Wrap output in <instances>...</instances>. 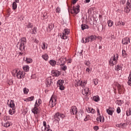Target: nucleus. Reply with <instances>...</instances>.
Listing matches in <instances>:
<instances>
[{
	"mask_svg": "<svg viewBox=\"0 0 131 131\" xmlns=\"http://www.w3.org/2000/svg\"><path fill=\"white\" fill-rule=\"evenodd\" d=\"M17 45L19 46V50H20L21 52H24V51H25V48L26 47V38H21Z\"/></svg>",
	"mask_w": 131,
	"mask_h": 131,
	"instance_id": "obj_1",
	"label": "nucleus"
},
{
	"mask_svg": "<svg viewBox=\"0 0 131 131\" xmlns=\"http://www.w3.org/2000/svg\"><path fill=\"white\" fill-rule=\"evenodd\" d=\"M118 58H119L118 54H115L114 56L112 57L108 62L110 66H114V65H116V64H117V61H118Z\"/></svg>",
	"mask_w": 131,
	"mask_h": 131,
	"instance_id": "obj_2",
	"label": "nucleus"
},
{
	"mask_svg": "<svg viewBox=\"0 0 131 131\" xmlns=\"http://www.w3.org/2000/svg\"><path fill=\"white\" fill-rule=\"evenodd\" d=\"M96 39H97V36L95 35H92L91 36L86 37L85 38V40L84 38H83L81 41L83 43H86V42H90V41L92 42V41H94V40H96Z\"/></svg>",
	"mask_w": 131,
	"mask_h": 131,
	"instance_id": "obj_3",
	"label": "nucleus"
},
{
	"mask_svg": "<svg viewBox=\"0 0 131 131\" xmlns=\"http://www.w3.org/2000/svg\"><path fill=\"white\" fill-rule=\"evenodd\" d=\"M114 85H115V86H116L117 88L118 93L120 95H121V94H124V92H125V89H124L123 85H120L119 83L117 82H115L114 83Z\"/></svg>",
	"mask_w": 131,
	"mask_h": 131,
	"instance_id": "obj_4",
	"label": "nucleus"
},
{
	"mask_svg": "<svg viewBox=\"0 0 131 131\" xmlns=\"http://www.w3.org/2000/svg\"><path fill=\"white\" fill-rule=\"evenodd\" d=\"M69 33H70V30L64 29L63 32L59 33V35L60 36L61 39H67L68 35Z\"/></svg>",
	"mask_w": 131,
	"mask_h": 131,
	"instance_id": "obj_5",
	"label": "nucleus"
},
{
	"mask_svg": "<svg viewBox=\"0 0 131 131\" xmlns=\"http://www.w3.org/2000/svg\"><path fill=\"white\" fill-rule=\"evenodd\" d=\"M13 72L14 73H16V77L19 79H21V78H24L25 77V72L22 71H18L17 70H14Z\"/></svg>",
	"mask_w": 131,
	"mask_h": 131,
	"instance_id": "obj_6",
	"label": "nucleus"
},
{
	"mask_svg": "<svg viewBox=\"0 0 131 131\" xmlns=\"http://www.w3.org/2000/svg\"><path fill=\"white\" fill-rule=\"evenodd\" d=\"M56 105H57V98L56 97L52 96L49 101V106L51 108H53V107H55Z\"/></svg>",
	"mask_w": 131,
	"mask_h": 131,
	"instance_id": "obj_7",
	"label": "nucleus"
},
{
	"mask_svg": "<svg viewBox=\"0 0 131 131\" xmlns=\"http://www.w3.org/2000/svg\"><path fill=\"white\" fill-rule=\"evenodd\" d=\"M66 117V116L64 115V114H61L60 113H56L54 115V119L55 120H57L59 122L60 121V118H61V119H64Z\"/></svg>",
	"mask_w": 131,
	"mask_h": 131,
	"instance_id": "obj_8",
	"label": "nucleus"
},
{
	"mask_svg": "<svg viewBox=\"0 0 131 131\" xmlns=\"http://www.w3.org/2000/svg\"><path fill=\"white\" fill-rule=\"evenodd\" d=\"M131 10V0H128L126 4L125 7H124V12L125 13H129Z\"/></svg>",
	"mask_w": 131,
	"mask_h": 131,
	"instance_id": "obj_9",
	"label": "nucleus"
},
{
	"mask_svg": "<svg viewBox=\"0 0 131 131\" xmlns=\"http://www.w3.org/2000/svg\"><path fill=\"white\" fill-rule=\"evenodd\" d=\"M64 84V81L63 80H59L57 81V85L58 88H59V90L60 91H64L65 90V87L63 85Z\"/></svg>",
	"mask_w": 131,
	"mask_h": 131,
	"instance_id": "obj_10",
	"label": "nucleus"
},
{
	"mask_svg": "<svg viewBox=\"0 0 131 131\" xmlns=\"http://www.w3.org/2000/svg\"><path fill=\"white\" fill-rule=\"evenodd\" d=\"M79 7V5H77L76 7L73 6V9L71 10V14H74V16L77 15V14H78L80 12Z\"/></svg>",
	"mask_w": 131,
	"mask_h": 131,
	"instance_id": "obj_11",
	"label": "nucleus"
},
{
	"mask_svg": "<svg viewBox=\"0 0 131 131\" xmlns=\"http://www.w3.org/2000/svg\"><path fill=\"white\" fill-rule=\"evenodd\" d=\"M43 125L44 127H42V131H52V130L50 128V126L49 125L47 126V122L43 121Z\"/></svg>",
	"mask_w": 131,
	"mask_h": 131,
	"instance_id": "obj_12",
	"label": "nucleus"
},
{
	"mask_svg": "<svg viewBox=\"0 0 131 131\" xmlns=\"http://www.w3.org/2000/svg\"><path fill=\"white\" fill-rule=\"evenodd\" d=\"M78 112V111L77 110V107H76V106H72L70 110L71 114H73V115H76Z\"/></svg>",
	"mask_w": 131,
	"mask_h": 131,
	"instance_id": "obj_13",
	"label": "nucleus"
},
{
	"mask_svg": "<svg viewBox=\"0 0 131 131\" xmlns=\"http://www.w3.org/2000/svg\"><path fill=\"white\" fill-rule=\"evenodd\" d=\"M51 73L53 76H55L56 77L60 76V75L61 74V72L57 70H52Z\"/></svg>",
	"mask_w": 131,
	"mask_h": 131,
	"instance_id": "obj_14",
	"label": "nucleus"
},
{
	"mask_svg": "<svg viewBox=\"0 0 131 131\" xmlns=\"http://www.w3.org/2000/svg\"><path fill=\"white\" fill-rule=\"evenodd\" d=\"M129 42H130L129 38L126 37L122 39V43L123 45H128Z\"/></svg>",
	"mask_w": 131,
	"mask_h": 131,
	"instance_id": "obj_15",
	"label": "nucleus"
},
{
	"mask_svg": "<svg viewBox=\"0 0 131 131\" xmlns=\"http://www.w3.org/2000/svg\"><path fill=\"white\" fill-rule=\"evenodd\" d=\"M38 106L34 105V107L32 110V112L34 113V114H37L39 112V108L37 107Z\"/></svg>",
	"mask_w": 131,
	"mask_h": 131,
	"instance_id": "obj_16",
	"label": "nucleus"
},
{
	"mask_svg": "<svg viewBox=\"0 0 131 131\" xmlns=\"http://www.w3.org/2000/svg\"><path fill=\"white\" fill-rule=\"evenodd\" d=\"M52 80L51 78H48L46 80V84L47 88H50L52 83H53V82L52 81Z\"/></svg>",
	"mask_w": 131,
	"mask_h": 131,
	"instance_id": "obj_17",
	"label": "nucleus"
},
{
	"mask_svg": "<svg viewBox=\"0 0 131 131\" xmlns=\"http://www.w3.org/2000/svg\"><path fill=\"white\" fill-rule=\"evenodd\" d=\"M90 91L89 90V88L88 87H85L82 91V94L84 96H88L89 95Z\"/></svg>",
	"mask_w": 131,
	"mask_h": 131,
	"instance_id": "obj_18",
	"label": "nucleus"
},
{
	"mask_svg": "<svg viewBox=\"0 0 131 131\" xmlns=\"http://www.w3.org/2000/svg\"><path fill=\"white\" fill-rule=\"evenodd\" d=\"M57 65H63V64H65V61L63 60V58H59L57 60L56 62Z\"/></svg>",
	"mask_w": 131,
	"mask_h": 131,
	"instance_id": "obj_19",
	"label": "nucleus"
},
{
	"mask_svg": "<svg viewBox=\"0 0 131 131\" xmlns=\"http://www.w3.org/2000/svg\"><path fill=\"white\" fill-rule=\"evenodd\" d=\"M34 99V96H31L28 98L24 99V101L25 102H31V101H33Z\"/></svg>",
	"mask_w": 131,
	"mask_h": 131,
	"instance_id": "obj_20",
	"label": "nucleus"
},
{
	"mask_svg": "<svg viewBox=\"0 0 131 131\" xmlns=\"http://www.w3.org/2000/svg\"><path fill=\"white\" fill-rule=\"evenodd\" d=\"M49 64H50L52 67H55V66H56V64H57V61L54 60H50L49 61Z\"/></svg>",
	"mask_w": 131,
	"mask_h": 131,
	"instance_id": "obj_21",
	"label": "nucleus"
},
{
	"mask_svg": "<svg viewBox=\"0 0 131 131\" xmlns=\"http://www.w3.org/2000/svg\"><path fill=\"white\" fill-rule=\"evenodd\" d=\"M88 113H92V114H95V113H96V111H95V109L92 107H89L88 110Z\"/></svg>",
	"mask_w": 131,
	"mask_h": 131,
	"instance_id": "obj_22",
	"label": "nucleus"
},
{
	"mask_svg": "<svg viewBox=\"0 0 131 131\" xmlns=\"http://www.w3.org/2000/svg\"><path fill=\"white\" fill-rule=\"evenodd\" d=\"M10 107L11 109H16L14 100H11L10 103Z\"/></svg>",
	"mask_w": 131,
	"mask_h": 131,
	"instance_id": "obj_23",
	"label": "nucleus"
},
{
	"mask_svg": "<svg viewBox=\"0 0 131 131\" xmlns=\"http://www.w3.org/2000/svg\"><path fill=\"white\" fill-rule=\"evenodd\" d=\"M29 66L28 65L24 66L23 68V69L25 72H28L29 71Z\"/></svg>",
	"mask_w": 131,
	"mask_h": 131,
	"instance_id": "obj_24",
	"label": "nucleus"
},
{
	"mask_svg": "<svg viewBox=\"0 0 131 131\" xmlns=\"http://www.w3.org/2000/svg\"><path fill=\"white\" fill-rule=\"evenodd\" d=\"M79 83H80V86H81L82 88H84L86 84V81H79Z\"/></svg>",
	"mask_w": 131,
	"mask_h": 131,
	"instance_id": "obj_25",
	"label": "nucleus"
},
{
	"mask_svg": "<svg viewBox=\"0 0 131 131\" xmlns=\"http://www.w3.org/2000/svg\"><path fill=\"white\" fill-rule=\"evenodd\" d=\"M41 57L45 61L49 60V55H48V54H43Z\"/></svg>",
	"mask_w": 131,
	"mask_h": 131,
	"instance_id": "obj_26",
	"label": "nucleus"
},
{
	"mask_svg": "<svg viewBox=\"0 0 131 131\" xmlns=\"http://www.w3.org/2000/svg\"><path fill=\"white\" fill-rule=\"evenodd\" d=\"M54 27H55V26L53 24H51L49 25L48 28H47V30L51 31V30H53Z\"/></svg>",
	"mask_w": 131,
	"mask_h": 131,
	"instance_id": "obj_27",
	"label": "nucleus"
},
{
	"mask_svg": "<svg viewBox=\"0 0 131 131\" xmlns=\"http://www.w3.org/2000/svg\"><path fill=\"white\" fill-rule=\"evenodd\" d=\"M24 59L28 64H30V63H32V59H31V58L26 57L25 59V57H24Z\"/></svg>",
	"mask_w": 131,
	"mask_h": 131,
	"instance_id": "obj_28",
	"label": "nucleus"
},
{
	"mask_svg": "<svg viewBox=\"0 0 131 131\" xmlns=\"http://www.w3.org/2000/svg\"><path fill=\"white\" fill-rule=\"evenodd\" d=\"M40 104H41V99H39L36 101L35 105L39 107L40 105Z\"/></svg>",
	"mask_w": 131,
	"mask_h": 131,
	"instance_id": "obj_29",
	"label": "nucleus"
},
{
	"mask_svg": "<svg viewBox=\"0 0 131 131\" xmlns=\"http://www.w3.org/2000/svg\"><path fill=\"white\" fill-rule=\"evenodd\" d=\"M106 112L109 115H113V110H112V108H109L108 109H107Z\"/></svg>",
	"mask_w": 131,
	"mask_h": 131,
	"instance_id": "obj_30",
	"label": "nucleus"
},
{
	"mask_svg": "<svg viewBox=\"0 0 131 131\" xmlns=\"http://www.w3.org/2000/svg\"><path fill=\"white\" fill-rule=\"evenodd\" d=\"M15 109L16 108L10 109L9 111V114H10V115H13V114H15V113H16Z\"/></svg>",
	"mask_w": 131,
	"mask_h": 131,
	"instance_id": "obj_31",
	"label": "nucleus"
},
{
	"mask_svg": "<svg viewBox=\"0 0 131 131\" xmlns=\"http://www.w3.org/2000/svg\"><path fill=\"white\" fill-rule=\"evenodd\" d=\"M41 48L42 50H47L48 49V44L46 42H43Z\"/></svg>",
	"mask_w": 131,
	"mask_h": 131,
	"instance_id": "obj_32",
	"label": "nucleus"
},
{
	"mask_svg": "<svg viewBox=\"0 0 131 131\" xmlns=\"http://www.w3.org/2000/svg\"><path fill=\"white\" fill-rule=\"evenodd\" d=\"M81 28H82V30H84V29H89V26H88L87 25H81Z\"/></svg>",
	"mask_w": 131,
	"mask_h": 131,
	"instance_id": "obj_33",
	"label": "nucleus"
},
{
	"mask_svg": "<svg viewBox=\"0 0 131 131\" xmlns=\"http://www.w3.org/2000/svg\"><path fill=\"white\" fill-rule=\"evenodd\" d=\"M127 83L129 85V86H131V73L129 74V76L128 78Z\"/></svg>",
	"mask_w": 131,
	"mask_h": 131,
	"instance_id": "obj_34",
	"label": "nucleus"
},
{
	"mask_svg": "<svg viewBox=\"0 0 131 131\" xmlns=\"http://www.w3.org/2000/svg\"><path fill=\"white\" fill-rule=\"evenodd\" d=\"M122 68L120 66L119 64H118L115 67V70L116 71H119V70H121Z\"/></svg>",
	"mask_w": 131,
	"mask_h": 131,
	"instance_id": "obj_35",
	"label": "nucleus"
},
{
	"mask_svg": "<svg viewBox=\"0 0 131 131\" xmlns=\"http://www.w3.org/2000/svg\"><path fill=\"white\" fill-rule=\"evenodd\" d=\"M84 65L87 66V67H91V62L89 61L85 60L84 62Z\"/></svg>",
	"mask_w": 131,
	"mask_h": 131,
	"instance_id": "obj_36",
	"label": "nucleus"
},
{
	"mask_svg": "<svg viewBox=\"0 0 131 131\" xmlns=\"http://www.w3.org/2000/svg\"><path fill=\"white\" fill-rule=\"evenodd\" d=\"M107 24H108V26L109 27H112V26H113V21L111 20H109L108 21H107Z\"/></svg>",
	"mask_w": 131,
	"mask_h": 131,
	"instance_id": "obj_37",
	"label": "nucleus"
},
{
	"mask_svg": "<svg viewBox=\"0 0 131 131\" xmlns=\"http://www.w3.org/2000/svg\"><path fill=\"white\" fill-rule=\"evenodd\" d=\"M92 119V117L90 115H86L85 118L84 119V121H88V120H91Z\"/></svg>",
	"mask_w": 131,
	"mask_h": 131,
	"instance_id": "obj_38",
	"label": "nucleus"
},
{
	"mask_svg": "<svg viewBox=\"0 0 131 131\" xmlns=\"http://www.w3.org/2000/svg\"><path fill=\"white\" fill-rule=\"evenodd\" d=\"M12 9L15 11L17 9V3L13 2L12 4Z\"/></svg>",
	"mask_w": 131,
	"mask_h": 131,
	"instance_id": "obj_39",
	"label": "nucleus"
},
{
	"mask_svg": "<svg viewBox=\"0 0 131 131\" xmlns=\"http://www.w3.org/2000/svg\"><path fill=\"white\" fill-rule=\"evenodd\" d=\"M93 100L95 102H98V101H100V98H99V96H95L93 97Z\"/></svg>",
	"mask_w": 131,
	"mask_h": 131,
	"instance_id": "obj_40",
	"label": "nucleus"
},
{
	"mask_svg": "<svg viewBox=\"0 0 131 131\" xmlns=\"http://www.w3.org/2000/svg\"><path fill=\"white\" fill-rule=\"evenodd\" d=\"M23 92H24V93L25 94V95H27V94H28L29 92V90L26 88H25L23 89Z\"/></svg>",
	"mask_w": 131,
	"mask_h": 131,
	"instance_id": "obj_41",
	"label": "nucleus"
},
{
	"mask_svg": "<svg viewBox=\"0 0 131 131\" xmlns=\"http://www.w3.org/2000/svg\"><path fill=\"white\" fill-rule=\"evenodd\" d=\"M61 68L63 71L67 70V67L65 66L64 63L61 66Z\"/></svg>",
	"mask_w": 131,
	"mask_h": 131,
	"instance_id": "obj_42",
	"label": "nucleus"
},
{
	"mask_svg": "<svg viewBox=\"0 0 131 131\" xmlns=\"http://www.w3.org/2000/svg\"><path fill=\"white\" fill-rule=\"evenodd\" d=\"M27 28H32L33 27V25L31 23H29L27 25Z\"/></svg>",
	"mask_w": 131,
	"mask_h": 131,
	"instance_id": "obj_43",
	"label": "nucleus"
},
{
	"mask_svg": "<svg viewBox=\"0 0 131 131\" xmlns=\"http://www.w3.org/2000/svg\"><path fill=\"white\" fill-rule=\"evenodd\" d=\"M7 82H8V84H9V85H12V84H13V81L12 79H9L8 80Z\"/></svg>",
	"mask_w": 131,
	"mask_h": 131,
	"instance_id": "obj_44",
	"label": "nucleus"
},
{
	"mask_svg": "<svg viewBox=\"0 0 131 131\" xmlns=\"http://www.w3.org/2000/svg\"><path fill=\"white\" fill-rule=\"evenodd\" d=\"M42 17L43 19H47L48 18V13L47 12H45Z\"/></svg>",
	"mask_w": 131,
	"mask_h": 131,
	"instance_id": "obj_45",
	"label": "nucleus"
},
{
	"mask_svg": "<svg viewBox=\"0 0 131 131\" xmlns=\"http://www.w3.org/2000/svg\"><path fill=\"white\" fill-rule=\"evenodd\" d=\"M122 56L124 58H125V57H126V52L125 51V50L122 51Z\"/></svg>",
	"mask_w": 131,
	"mask_h": 131,
	"instance_id": "obj_46",
	"label": "nucleus"
},
{
	"mask_svg": "<svg viewBox=\"0 0 131 131\" xmlns=\"http://www.w3.org/2000/svg\"><path fill=\"white\" fill-rule=\"evenodd\" d=\"M105 121V119L103 116L100 115V122H104Z\"/></svg>",
	"mask_w": 131,
	"mask_h": 131,
	"instance_id": "obj_47",
	"label": "nucleus"
},
{
	"mask_svg": "<svg viewBox=\"0 0 131 131\" xmlns=\"http://www.w3.org/2000/svg\"><path fill=\"white\" fill-rule=\"evenodd\" d=\"M56 12L57 13H60V12H61V8H60V7H57V8L56 9Z\"/></svg>",
	"mask_w": 131,
	"mask_h": 131,
	"instance_id": "obj_48",
	"label": "nucleus"
},
{
	"mask_svg": "<svg viewBox=\"0 0 131 131\" xmlns=\"http://www.w3.org/2000/svg\"><path fill=\"white\" fill-rule=\"evenodd\" d=\"M86 72L88 74H90L91 73V70L90 69V67H88L86 69Z\"/></svg>",
	"mask_w": 131,
	"mask_h": 131,
	"instance_id": "obj_49",
	"label": "nucleus"
},
{
	"mask_svg": "<svg viewBox=\"0 0 131 131\" xmlns=\"http://www.w3.org/2000/svg\"><path fill=\"white\" fill-rule=\"evenodd\" d=\"M4 126H5V127H9V126H10V123L7 122V123H5Z\"/></svg>",
	"mask_w": 131,
	"mask_h": 131,
	"instance_id": "obj_50",
	"label": "nucleus"
},
{
	"mask_svg": "<svg viewBox=\"0 0 131 131\" xmlns=\"http://www.w3.org/2000/svg\"><path fill=\"white\" fill-rule=\"evenodd\" d=\"M100 117H101V115H98V117L96 119V120L97 121H100V122H101V118H100Z\"/></svg>",
	"mask_w": 131,
	"mask_h": 131,
	"instance_id": "obj_51",
	"label": "nucleus"
},
{
	"mask_svg": "<svg viewBox=\"0 0 131 131\" xmlns=\"http://www.w3.org/2000/svg\"><path fill=\"white\" fill-rule=\"evenodd\" d=\"M117 113H118V114H119V113H120V112H121V110H120V107H117Z\"/></svg>",
	"mask_w": 131,
	"mask_h": 131,
	"instance_id": "obj_52",
	"label": "nucleus"
},
{
	"mask_svg": "<svg viewBox=\"0 0 131 131\" xmlns=\"http://www.w3.org/2000/svg\"><path fill=\"white\" fill-rule=\"evenodd\" d=\"M33 33L34 34H35V33H36V27H34L33 29Z\"/></svg>",
	"mask_w": 131,
	"mask_h": 131,
	"instance_id": "obj_53",
	"label": "nucleus"
},
{
	"mask_svg": "<svg viewBox=\"0 0 131 131\" xmlns=\"http://www.w3.org/2000/svg\"><path fill=\"white\" fill-rule=\"evenodd\" d=\"M75 86H80V83H79V81L78 82H77V83L75 84Z\"/></svg>",
	"mask_w": 131,
	"mask_h": 131,
	"instance_id": "obj_54",
	"label": "nucleus"
},
{
	"mask_svg": "<svg viewBox=\"0 0 131 131\" xmlns=\"http://www.w3.org/2000/svg\"><path fill=\"white\" fill-rule=\"evenodd\" d=\"M94 84H95V85H97V84H98V80L97 79H94Z\"/></svg>",
	"mask_w": 131,
	"mask_h": 131,
	"instance_id": "obj_55",
	"label": "nucleus"
},
{
	"mask_svg": "<svg viewBox=\"0 0 131 131\" xmlns=\"http://www.w3.org/2000/svg\"><path fill=\"white\" fill-rule=\"evenodd\" d=\"M125 3V1L124 0H121L120 2V4H121L122 5H124Z\"/></svg>",
	"mask_w": 131,
	"mask_h": 131,
	"instance_id": "obj_56",
	"label": "nucleus"
},
{
	"mask_svg": "<svg viewBox=\"0 0 131 131\" xmlns=\"http://www.w3.org/2000/svg\"><path fill=\"white\" fill-rule=\"evenodd\" d=\"M78 1V0H73L72 2V3L73 4V5H75V4H76V3Z\"/></svg>",
	"mask_w": 131,
	"mask_h": 131,
	"instance_id": "obj_57",
	"label": "nucleus"
},
{
	"mask_svg": "<svg viewBox=\"0 0 131 131\" xmlns=\"http://www.w3.org/2000/svg\"><path fill=\"white\" fill-rule=\"evenodd\" d=\"M97 112L98 115H101V114H100V110H99V108H97Z\"/></svg>",
	"mask_w": 131,
	"mask_h": 131,
	"instance_id": "obj_58",
	"label": "nucleus"
},
{
	"mask_svg": "<svg viewBox=\"0 0 131 131\" xmlns=\"http://www.w3.org/2000/svg\"><path fill=\"white\" fill-rule=\"evenodd\" d=\"M127 116H129V115H131V114H128V113H126Z\"/></svg>",
	"mask_w": 131,
	"mask_h": 131,
	"instance_id": "obj_59",
	"label": "nucleus"
},
{
	"mask_svg": "<svg viewBox=\"0 0 131 131\" xmlns=\"http://www.w3.org/2000/svg\"><path fill=\"white\" fill-rule=\"evenodd\" d=\"M86 3H90L91 2V0H85Z\"/></svg>",
	"mask_w": 131,
	"mask_h": 131,
	"instance_id": "obj_60",
	"label": "nucleus"
},
{
	"mask_svg": "<svg viewBox=\"0 0 131 131\" xmlns=\"http://www.w3.org/2000/svg\"><path fill=\"white\" fill-rule=\"evenodd\" d=\"M95 128L97 129H99V127L98 126H96L95 127Z\"/></svg>",
	"mask_w": 131,
	"mask_h": 131,
	"instance_id": "obj_61",
	"label": "nucleus"
},
{
	"mask_svg": "<svg viewBox=\"0 0 131 131\" xmlns=\"http://www.w3.org/2000/svg\"><path fill=\"white\" fill-rule=\"evenodd\" d=\"M14 3H19V0H15Z\"/></svg>",
	"mask_w": 131,
	"mask_h": 131,
	"instance_id": "obj_62",
	"label": "nucleus"
},
{
	"mask_svg": "<svg viewBox=\"0 0 131 131\" xmlns=\"http://www.w3.org/2000/svg\"><path fill=\"white\" fill-rule=\"evenodd\" d=\"M72 60H69V62H68V63H72Z\"/></svg>",
	"mask_w": 131,
	"mask_h": 131,
	"instance_id": "obj_63",
	"label": "nucleus"
},
{
	"mask_svg": "<svg viewBox=\"0 0 131 131\" xmlns=\"http://www.w3.org/2000/svg\"><path fill=\"white\" fill-rule=\"evenodd\" d=\"M68 131H74V129H70V130H69Z\"/></svg>",
	"mask_w": 131,
	"mask_h": 131,
	"instance_id": "obj_64",
	"label": "nucleus"
}]
</instances>
